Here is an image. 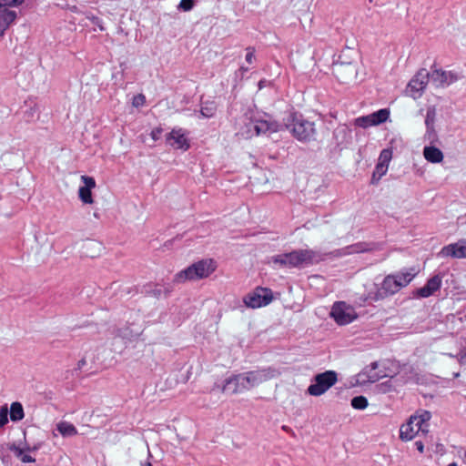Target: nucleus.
Masks as SVG:
<instances>
[{
	"instance_id": "nucleus-35",
	"label": "nucleus",
	"mask_w": 466,
	"mask_h": 466,
	"mask_svg": "<svg viewBox=\"0 0 466 466\" xmlns=\"http://www.w3.org/2000/svg\"><path fill=\"white\" fill-rule=\"evenodd\" d=\"M8 407L7 404L1 406L0 408V428L4 427L8 423Z\"/></svg>"
},
{
	"instance_id": "nucleus-42",
	"label": "nucleus",
	"mask_w": 466,
	"mask_h": 466,
	"mask_svg": "<svg viewBox=\"0 0 466 466\" xmlns=\"http://www.w3.org/2000/svg\"><path fill=\"white\" fill-rule=\"evenodd\" d=\"M87 362L85 358L81 359L77 364H76V370H78V371H84L85 370V367L86 366Z\"/></svg>"
},
{
	"instance_id": "nucleus-26",
	"label": "nucleus",
	"mask_w": 466,
	"mask_h": 466,
	"mask_svg": "<svg viewBox=\"0 0 466 466\" xmlns=\"http://www.w3.org/2000/svg\"><path fill=\"white\" fill-rule=\"evenodd\" d=\"M56 430L63 437H72L77 435V429L70 422L62 420L56 424Z\"/></svg>"
},
{
	"instance_id": "nucleus-49",
	"label": "nucleus",
	"mask_w": 466,
	"mask_h": 466,
	"mask_svg": "<svg viewBox=\"0 0 466 466\" xmlns=\"http://www.w3.org/2000/svg\"><path fill=\"white\" fill-rule=\"evenodd\" d=\"M240 70L243 71V72H247L248 70V68L247 67H244V66H241L240 67Z\"/></svg>"
},
{
	"instance_id": "nucleus-47",
	"label": "nucleus",
	"mask_w": 466,
	"mask_h": 466,
	"mask_svg": "<svg viewBox=\"0 0 466 466\" xmlns=\"http://www.w3.org/2000/svg\"><path fill=\"white\" fill-rule=\"evenodd\" d=\"M38 449L37 446H34V447H30V446H25V451H35L36 450Z\"/></svg>"
},
{
	"instance_id": "nucleus-51",
	"label": "nucleus",
	"mask_w": 466,
	"mask_h": 466,
	"mask_svg": "<svg viewBox=\"0 0 466 466\" xmlns=\"http://www.w3.org/2000/svg\"><path fill=\"white\" fill-rule=\"evenodd\" d=\"M216 388H218V385H217V384H215V385H214V387H213V389H212V390H215Z\"/></svg>"
},
{
	"instance_id": "nucleus-34",
	"label": "nucleus",
	"mask_w": 466,
	"mask_h": 466,
	"mask_svg": "<svg viewBox=\"0 0 466 466\" xmlns=\"http://www.w3.org/2000/svg\"><path fill=\"white\" fill-rule=\"evenodd\" d=\"M392 157V152L390 149H383L379 157L378 165H382L389 167L390 161Z\"/></svg>"
},
{
	"instance_id": "nucleus-41",
	"label": "nucleus",
	"mask_w": 466,
	"mask_h": 466,
	"mask_svg": "<svg viewBox=\"0 0 466 466\" xmlns=\"http://www.w3.org/2000/svg\"><path fill=\"white\" fill-rule=\"evenodd\" d=\"M163 129L161 127H156L151 131L150 136L154 141H157L160 138Z\"/></svg>"
},
{
	"instance_id": "nucleus-44",
	"label": "nucleus",
	"mask_w": 466,
	"mask_h": 466,
	"mask_svg": "<svg viewBox=\"0 0 466 466\" xmlns=\"http://www.w3.org/2000/svg\"><path fill=\"white\" fill-rule=\"evenodd\" d=\"M415 446H416L417 450H418L420 452H421V453L423 452V451H424V445H423V443H422V441H415Z\"/></svg>"
},
{
	"instance_id": "nucleus-24",
	"label": "nucleus",
	"mask_w": 466,
	"mask_h": 466,
	"mask_svg": "<svg viewBox=\"0 0 466 466\" xmlns=\"http://www.w3.org/2000/svg\"><path fill=\"white\" fill-rule=\"evenodd\" d=\"M378 366H379L378 362L374 361L364 370L362 375L367 376V381L376 382L379 380L387 376L386 373H384L383 371L378 372L376 370L378 369Z\"/></svg>"
},
{
	"instance_id": "nucleus-5",
	"label": "nucleus",
	"mask_w": 466,
	"mask_h": 466,
	"mask_svg": "<svg viewBox=\"0 0 466 466\" xmlns=\"http://www.w3.org/2000/svg\"><path fill=\"white\" fill-rule=\"evenodd\" d=\"M240 375V384H242L243 390L248 391L265 381L279 376L280 371L275 368L268 367L265 369L242 372Z\"/></svg>"
},
{
	"instance_id": "nucleus-13",
	"label": "nucleus",
	"mask_w": 466,
	"mask_h": 466,
	"mask_svg": "<svg viewBox=\"0 0 466 466\" xmlns=\"http://www.w3.org/2000/svg\"><path fill=\"white\" fill-rule=\"evenodd\" d=\"M430 80V72L425 69H420L408 84V88L412 93V96H420Z\"/></svg>"
},
{
	"instance_id": "nucleus-46",
	"label": "nucleus",
	"mask_w": 466,
	"mask_h": 466,
	"mask_svg": "<svg viewBox=\"0 0 466 466\" xmlns=\"http://www.w3.org/2000/svg\"><path fill=\"white\" fill-rule=\"evenodd\" d=\"M248 129L253 131L252 127L248 125V122L245 123V129L241 131V136L243 137V133H246Z\"/></svg>"
},
{
	"instance_id": "nucleus-45",
	"label": "nucleus",
	"mask_w": 466,
	"mask_h": 466,
	"mask_svg": "<svg viewBox=\"0 0 466 466\" xmlns=\"http://www.w3.org/2000/svg\"><path fill=\"white\" fill-rule=\"evenodd\" d=\"M117 335L123 339H131L132 335L123 332L121 329L118 330Z\"/></svg>"
},
{
	"instance_id": "nucleus-28",
	"label": "nucleus",
	"mask_w": 466,
	"mask_h": 466,
	"mask_svg": "<svg viewBox=\"0 0 466 466\" xmlns=\"http://www.w3.org/2000/svg\"><path fill=\"white\" fill-rule=\"evenodd\" d=\"M25 412L22 404L18 401H15L10 406V420L12 421H20L24 419Z\"/></svg>"
},
{
	"instance_id": "nucleus-50",
	"label": "nucleus",
	"mask_w": 466,
	"mask_h": 466,
	"mask_svg": "<svg viewBox=\"0 0 466 466\" xmlns=\"http://www.w3.org/2000/svg\"><path fill=\"white\" fill-rule=\"evenodd\" d=\"M448 466H458L456 462H451L450 464H448Z\"/></svg>"
},
{
	"instance_id": "nucleus-10",
	"label": "nucleus",
	"mask_w": 466,
	"mask_h": 466,
	"mask_svg": "<svg viewBox=\"0 0 466 466\" xmlns=\"http://www.w3.org/2000/svg\"><path fill=\"white\" fill-rule=\"evenodd\" d=\"M332 73L340 83L349 84L357 77V65L352 62H336L332 66Z\"/></svg>"
},
{
	"instance_id": "nucleus-6",
	"label": "nucleus",
	"mask_w": 466,
	"mask_h": 466,
	"mask_svg": "<svg viewBox=\"0 0 466 466\" xmlns=\"http://www.w3.org/2000/svg\"><path fill=\"white\" fill-rule=\"evenodd\" d=\"M338 380L337 373L333 370L317 374L313 382L308 387L307 392L310 396H320L330 389Z\"/></svg>"
},
{
	"instance_id": "nucleus-8",
	"label": "nucleus",
	"mask_w": 466,
	"mask_h": 466,
	"mask_svg": "<svg viewBox=\"0 0 466 466\" xmlns=\"http://www.w3.org/2000/svg\"><path fill=\"white\" fill-rule=\"evenodd\" d=\"M330 317L340 326L348 325L358 318L355 309L344 301H337L333 304Z\"/></svg>"
},
{
	"instance_id": "nucleus-15",
	"label": "nucleus",
	"mask_w": 466,
	"mask_h": 466,
	"mask_svg": "<svg viewBox=\"0 0 466 466\" xmlns=\"http://www.w3.org/2000/svg\"><path fill=\"white\" fill-rule=\"evenodd\" d=\"M167 143L177 149L187 150L189 143L182 128H173L167 135Z\"/></svg>"
},
{
	"instance_id": "nucleus-48",
	"label": "nucleus",
	"mask_w": 466,
	"mask_h": 466,
	"mask_svg": "<svg viewBox=\"0 0 466 466\" xmlns=\"http://www.w3.org/2000/svg\"><path fill=\"white\" fill-rule=\"evenodd\" d=\"M140 466H153L150 462L141 463Z\"/></svg>"
},
{
	"instance_id": "nucleus-29",
	"label": "nucleus",
	"mask_w": 466,
	"mask_h": 466,
	"mask_svg": "<svg viewBox=\"0 0 466 466\" xmlns=\"http://www.w3.org/2000/svg\"><path fill=\"white\" fill-rule=\"evenodd\" d=\"M436 116H437V110L435 106H430L426 109L425 114V127H435V122H436Z\"/></svg>"
},
{
	"instance_id": "nucleus-30",
	"label": "nucleus",
	"mask_w": 466,
	"mask_h": 466,
	"mask_svg": "<svg viewBox=\"0 0 466 466\" xmlns=\"http://www.w3.org/2000/svg\"><path fill=\"white\" fill-rule=\"evenodd\" d=\"M172 289L171 287H163L159 284H156L154 285L153 288H151L150 289H147V293L155 297V298H159L163 292H165L166 295H168L170 292H171Z\"/></svg>"
},
{
	"instance_id": "nucleus-17",
	"label": "nucleus",
	"mask_w": 466,
	"mask_h": 466,
	"mask_svg": "<svg viewBox=\"0 0 466 466\" xmlns=\"http://www.w3.org/2000/svg\"><path fill=\"white\" fill-rule=\"evenodd\" d=\"M441 278L438 275L433 276L430 279H428L425 286H423L422 288L417 289L414 291V296L418 297V298H429L431 295H433V293L441 288Z\"/></svg>"
},
{
	"instance_id": "nucleus-20",
	"label": "nucleus",
	"mask_w": 466,
	"mask_h": 466,
	"mask_svg": "<svg viewBox=\"0 0 466 466\" xmlns=\"http://www.w3.org/2000/svg\"><path fill=\"white\" fill-rule=\"evenodd\" d=\"M374 245L368 242H358L341 249L336 250L339 256H346L356 253L370 252L374 250Z\"/></svg>"
},
{
	"instance_id": "nucleus-39",
	"label": "nucleus",
	"mask_w": 466,
	"mask_h": 466,
	"mask_svg": "<svg viewBox=\"0 0 466 466\" xmlns=\"http://www.w3.org/2000/svg\"><path fill=\"white\" fill-rule=\"evenodd\" d=\"M145 102H146V97L142 94H139V95L134 96V98H133V106H137V107L143 106L145 104Z\"/></svg>"
},
{
	"instance_id": "nucleus-36",
	"label": "nucleus",
	"mask_w": 466,
	"mask_h": 466,
	"mask_svg": "<svg viewBox=\"0 0 466 466\" xmlns=\"http://www.w3.org/2000/svg\"><path fill=\"white\" fill-rule=\"evenodd\" d=\"M25 0H0V8L16 7L21 5Z\"/></svg>"
},
{
	"instance_id": "nucleus-9",
	"label": "nucleus",
	"mask_w": 466,
	"mask_h": 466,
	"mask_svg": "<svg viewBox=\"0 0 466 466\" xmlns=\"http://www.w3.org/2000/svg\"><path fill=\"white\" fill-rule=\"evenodd\" d=\"M248 125L252 127L253 131L248 129L246 133H243L245 138L266 134L267 132H278L280 129L279 123L257 117L249 119Z\"/></svg>"
},
{
	"instance_id": "nucleus-25",
	"label": "nucleus",
	"mask_w": 466,
	"mask_h": 466,
	"mask_svg": "<svg viewBox=\"0 0 466 466\" xmlns=\"http://www.w3.org/2000/svg\"><path fill=\"white\" fill-rule=\"evenodd\" d=\"M334 137L338 145L348 144L351 139V130L346 126L339 127L334 131Z\"/></svg>"
},
{
	"instance_id": "nucleus-40",
	"label": "nucleus",
	"mask_w": 466,
	"mask_h": 466,
	"mask_svg": "<svg viewBox=\"0 0 466 466\" xmlns=\"http://www.w3.org/2000/svg\"><path fill=\"white\" fill-rule=\"evenodd\" d=\"M9 449H10V451H12L15 453V455L16 457H18V458H21V457L23 456V454H24V451H25V448L17 447V446H16V445H15V444H12V445L10 446V448H9Z\"/></svg>"
},
{
	"instance_id": "nucleus-23",
	"label": "nucleus",
	"mask_w": 466,
	"mask_h": 466,
	"mask_svg": "<svg viewBox=\"0 0 466 466\" xmlns=\"http://www.w3.org/2000/svg\"><path fill=\"white\" fill-rule=\"evenodd\" d=\"M423 157L428 162L433 164L441 163L444 157L442 151L434 145L424 147Z\"/></svg>"
},
{
	"instance_id": "nucleus-33",
	"label": "nucleus",
	"mask_w": 466,
	"mask_h": 466,
	"mask_svg": "<svg viewBox=\"0 0 466 466\" xmlns=\"http://www.w3.org/2000/svg\"><path fill=\"white\" fill-rule=\"evenodd\" d=\"M351 406L356 410H364L368 407V400L364 396H357L351 400Z\"/></svg>"
},
{
	"instance_id": "nucleus-11",
	"label": "nucleus",
	"mask_w": 466,
	"mask_h": 466,
	"mask_svg": "<svg viewBox=\"0 0 466 466\" xmlns=\"http://www.w3.org/2000/svg\"><path fill=\"white\" fill-rule=\"evenodd\" d=\"M390 117V110L387 108L380 109L372 114L357 117L355 119V125L367 128L372 126L382 124Z\"/></svg>"
},
{
	"instance_id": "nucleus-32",
	"label": "nucleus",
	"mask_w": 466,
	"mask_h": 466,
	"mask_svg": "<svg viewBox=\"0 0 466 466\" xmlns=\"http://www.w3.org/2000/svg\"><path fill=\"white\" fill-rule=\"evenodd\" d=\"M387 167L377 164L372 174L371 183L377 184L379 180L387 173Z\"/></svg>"
},
{
	"instance_id": "nucleus-16",
	"label": "nucleus",
	"mask_w": 466,
	"mask_h": 466,
	"mask_svg": "<svg viewBox=\"0 0 466 466\" xmlns=\"http://www.w3.org/2000/svg\"><path fill=\"white\" fill-rule=\"evenodd\" d=\"M457 77L451 72L442 70H432L430 72V80L436 87L444 86L451 84Z\"/></svg>"
},
{
	"instance_id": "nucleus-2",
	"label": "nucleus",
	"mask_w": 466,
	"mask_h": 466,
	"mask_svg": "<svg viewBox=\"0 0 466 466\" xmlns=\"http://www.w3.org/2000/svg\"><path fill=\"white\" fill-rule=\"evenodd\" d=\"M217 268L212 258L201 259L177 272L174 277V282L183 283L187 280H198L210 276Z\"/></svg>"
},
{
	"instance_id": "nucleus-43",
	"label": "nucleus",
	"mask_w": 466,
	"mask_h": 466,
	"mask_svg": "<svg viewBox=\"0 0 466 466\" xmlns=\"http://www.w3.org/2000/svg\"><path fill=\"white\" fill-rule=\"evenodd\" d=\"M20 460L25 463L35 461V458H33L32 456L27 455V454H23V456L20 458Z\"/></svg>"
},
{
	"instance_id": "nucleus-12",
	"label": "nucleus",
	"mask_w": 466,
	"mask_h": 466,
	"mask_svg": "<svg viewBox=\"0 0 466 466\" xmlns=\"http://www.w3.org/2000/svg\"><path fill=\"white\" fill-rule=\"evenodd\" d=\"M400 283L395 279L392 274L387 275L380 287L377 289L374 295L375 300L384 299L390 296H393L400 290Z\"/></svg>"
},
{
	"instance_id": "nucleus-4",
	"label": "nucleus",
	"mask_w": 466,
	"mask_h": 466,
	"mask_svg": "<svg viewBox=\"0 0 466 466\" xmlns=\"http://www.w3.org/2000/svg\"><path fill=\"white\" fill-rule=\"evenodd\" d=\"M431 417V412L427 410H424L420 415L411 416L407 423L401 425L400 438L402 441H408L415 438L420 432L425 435L429 431L428 421Z\"/></svg>"
},
{
	"instance_id": "nucleus-14",
	"label": "nucleus",
	"mask_w": 466,
	"mask_h": 466,
	"mask_svg": "<svg viewBox=\"0 0 466 466\" xmlns=\"http://www.w3.org/2000/svg\"><path fill=\"white\" fill-rule=\"evenodd\" d=\"M441 258H462L466 257V241L460 240L457 243H452L444 246L438 253Z\"/></svg>"
},
{
	"instance_id": "nucleus-27",
	"label": "nucleus",
	"mask_w": 466,
	"mask_h": 466,
	"mask_svg": "<svg viewBox=\"0 0 466 466\" xmlns=\"http://www.w3.org/2000/svg\"><path fill=\"white\" fill-rule=\"evenodd\" d=\"M217 109V103L208 100L201 104L200 114L205 118H211L216 115Z\"/></svg>"
},
{
	"instance_id": "nucleus-18",
	"label": "nucleus",
	"mask_w": 466,
	"mask_h": 466,
	"mask_svg": "<svg viewBox=\"0 0 466 466\" xmlns=\"http://www.w3.org/2000/svg\"><path fill=\"white\" fill-rule=\"evenodd\" d=\"M81 179L85 183V186L81 187L78 190L79 198L85 204H92L93 198L91 190L96 187V181L93 177L87 176H82Z\"/></svg>"
},
{
	"instance_id": "nucleus-21",
	"label": "nucleus",
	"mask_w": 466,
	"mask_h": 466,
	"mask_svg": "<svg viewBox=\"0 0 466 466\" xmlns=\"http://www.w3.org/2000/svg\"><path fill=\"white\" fill-rule=\"evenodd\" d=\"M240 378H241L240 373L231 375L230 377L227 378L224 380L223 386L221 387V391L222 392L230 391L232 394H238V393L244 392L245 390L242 388V384H240L241 383Z\"/></svg>"
},
{
	"instance_id": "nucleus-19",
	"label": "nucleus",
	"mask_w": 466,
	"mask_h": 466,
	"mask_svg": "<svg viewBox=\"0 0 466 466\" xmlns=\"http://www.w3.org/2000/svg\"><path fill=\"white\" fill-rule=\"evenodd\" d=\"M17 13L7 7L0 8V37L4 36L5 31L15 21Z\"/></svg>"
},
{
	"instance_id": "nucleus-3",
	"label": "nucleus",
	"mask_w": 466,
	"mask_h": 466,
	"mask_svg": "<svg viewBox=\"0 0 466 466\" xmlns=\"http://www.w3.org/2000/svg\"><path fill=\"white\" fill-rule=\"evenodd\" d=\"M285 127L299 141L311 140L316 133L315 124L307 120L301 114L292 112L287 117Z\"/></svg>"
},
{
	"instance_id": "nucleus-37",
	"label": "nucleus",
	"mask_w": 466,
	"mask_h": 466,
	"mask_svg": "<svg viewBox=\"0 0 466 466\" xmlns=\"http://www.w3.org/2000/svg\"><path fill=\"white\" fill-rule=\"evenodd\" d=\"M194 6V0H181L178 5V9L182 11H190Z\"/></svg>"
},
{
	"instance_id": "nucleus-1",
	"label": "nucleus",
	"mask_w": 466,
	"mask_h": 466,
	"mask_svg": "<svg viewBox=\"0 0 466 466\" xmlns=\"http://www.w3.org/2000/svg\"><path fill=\"white\" fill-rule=\"evenodd\" d=\"M323 256L313 249H295L291 252L279 254L271 257V261L283 268H300L303 265H311L323 260Z\"/></svg>"
},
{
	"instance_id": "nucleus-31",
	"label": "nucleus",
	"mask_w": 466,
	"mask_h": 466,
	"mask_svg": "<svg viewBox=\"0 0 466 466\" xmlns=\"http://www.w3.org/2000/svg\"><path fill=\"white\" fill-rule=\"evenodd\" d=\"M423 139L425 142H428L430 145H435L439 142L438 134L436 132L435 127H427L425 134L423 136Z\"/></svg>"
},
{
	"instance_id": "nucleus-38",
	"label": "nucleus",
	"mask_w": 466,
	"mask_h": 466,
	"mask_svg": "<svg viewBox=\"0 0 466 466\" xmlns=\"http://www.w3.org/2000/svg\"><path fill=\"white\" fill-rule=\"evenodd\" d=\"M247 54H246V61L248 64L251 65L255 60V48L252 46H248L246 48Z\"/></svg>"
},
{
	"instance_id": "nucleus-7",
	"label": "nucleus",
	"mask_w": 466,
	"mask_h": 466,
	"mask_svg": "<svg viewBox=\"0 0 466 466\" xmlns=\"http://www.w3.org/2000/svg\"><path fill=\"white\" fill-rule=\"evenodd\" d=\"M273 300V293L270 289L257 287L252 292L243 298V303L250 309H258L268 306Z\"/></svg>"
},
{
	"instance_id": "nucleus-22",
	"label": "nucleus",
	"mask_w": 466,
	"mask_h": 466,
	"mask_svg": "<svg viewBox=\"0 0 466 466\" xmlns=\"http://www.w3.org/2000/svg\"><path fill=\"white\" fill-rule=\"evenodd\" d=\"M419 270L415 267L406 268L399 272L393 273V277L400 283V289L407 287L418 275Z\"/></svg>"
}]
</instances>
